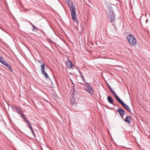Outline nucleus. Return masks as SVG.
<instances>
[{"mask_svg": "<svg viewBox=\"0 0 150 150\" xmlns=\"http://www.w3.org/2000/svg\"><path fill=\"white\" fill-rule=\"evenodd\" d=\"M69 7L71 11L72 19L74 21L77 22V19L75 17L76 14V8L75 5L74 4Z\"/></svg>", "mask_w": 150, "mask_h": 150, "instance_id": "nucleus-1", "label": "nucleus"}, {"mask_svg": "<svg viewBox=\"0 0 150 150\" xmlns=\"http://www.w3.org/2000/svg\"><path fill=\"white\" fill-rule=\"evenodd\" d=\"M85 86L84 87V89L90 94L93 95L94 94V90L92 86L88 82L84 83Z\"/></svg>", "mask_w": 150, "mask_h": 150, "instance_id": "nucleus-2", "label": "nucleus"}, {"mask_svg": "<svg viewBox=\"0 0 150 150\" xmlns=\"http://www.w3.org/2000/svg\"><path fill=\"white\" fill-rule=\"evenodd\" d=\"M127 39L130 45L132 46H134L136 44V39L134 38V36L132 34H129L127 37Z\"/></svg>", "mask_w": 150, "mask_h": 150, "instance_id": "nucleus-3", "label": "nucleus"}, {"mask_svg": "<svg viewBox=\"0 0 150 150\" xmlns=\"http://www.w3.org/2000/svg\"><path fill=\"white\" fill-rule=\"evenodd\" d=\"M108 18L111 23L114 22L115 18V16L114 11L112 8H110L109 10Z\"/></svg>", "mask_w": 150, "mask_h": 150, "instance_id": "nucleus-4", "label": "nucleus"}, {"mask_svg": "<svg viewBox=\"0 0 150 150\" xmlns=\"http://www.w3.org/2000/svg\"><path fill=\"white\" fill-rule=\"evenodd\" d=\"M121 105L126 109L129 112H131V110L129 107L122 100H121L118 102Z\"/></svg>", "mask_w": 150, "mask_h": 150, "instance_id": "nucleus-5", "label": "nucleus"}, {"mask_svg": "<svg viewBox=\"0 0 150 150\" xmlns=\"http://www.w3.org/2000/svg\"><path fill=\"white\" fill-rule=\"evenodd\" d=\"M116 111L119 113L121 117L123 118V116L125 114V111L121 108H118Z\"/></svg>", "mask_w": 150, "mask_h": 150, "instance_id": "nucleus-6", "label": "nucleus"}, {"mask_svg": "<svg viewBox=\"0 0 150 150\" xmlns=\"http://www.w3.org/2000/svg\"><path fill=\"white\" fill-rule=\"evenodd\" d=\"M66 65L67 67L70 69L72 68L74 66V65L72 64L71 61L68 59H67V61Z\"/></svg>", "mask_w": 150, "mask_h": 150, "instance_id": "nucleus-7", "label": "nucleus"}, {"mask_svg": "<svg viewBox=\"0 0 150 150\" xmlns=\"http://www.w3.org/2000/svg\"><path fill=\"white\" fill-rule=\"evenodd\" d=\"M79 72L80 75V76L81 77V79L83 83H81L80 82H79L80 84H81V85H84V83H86L87 82L86 81V79L85 78H84L83 76V75L82 73H81V71H79Z\"/></svg>", "mask_w": 150, "mask_h": 150, "instance_id": "nucleus-8", "label": "nucleus"}, {"mask_svg": "<svg viewBox=\"0 0 150 150\" xmlns=\"http://www.w3.org/2000/svg\"><path fill=\"white\" fill-rule=\"evenodd\" d=\"M122 119L124 121L128 123V124H130L131 122L132 118L129 116H127L125 119H124L123 117Z\"/></svg>", "mask_w": 150, "mask_h": 150, "instance_id": "nucleus-9", "label": "nucleus"}, {"mask_svg": "<svg viewBox=\"0 0 150 150\" xmlns=\"http://www.w3.org/2000/svg\"><path fill=\"white\" fill-rule=\"evenodd\" d=\"M111 93H112L113 95L114 96L115 99L118 101V102L121 100L116 95L115 93L113 90L112 91Z\"/></svg>", "mask_w": 150, "mask_h": 150, "instance_id": "nucleus-10", "label": "nucleus"}, {"mask_svg": "<svg viewBox=\"0 0 150 150\" xmlns=\"http://www.w3.org/2000/svg\"><path fill=\"white\" fill-rule=\"evenodd\" d=\"M111 93H112L113 95L114 96L115 99L118 101V102L121 100L116 95L115 93L113 90L112 91Z\"/></svg>", "mask_w": 150, "mask_h": 150, "instance_id": "nucleus-11", "label": "nucleus"}, {"mask_svg": "<svg viewBox=\"0 0 150 150\" xmlns=\"http://www.w3.org/2000/svg\"><path fill=\"white\" fill-rule=\"evenodd\" d=\"M41 73L42 75H44L46 79H47L49 78V77L48 74L46 73V72H45V71L41 72Z\"/></svg>", "mask_w": 150, "mask_h": 150, "instance_id": "nucleus-12", "label": "nucleus"}, {"mask_svg": "<svg viewBox=\"0 0 150 150\" xmlns=\"http://www.w3.org/2000/svg\"><path fill=\"white\" fill-rule=\"evenodd\" d=\"M107 100L109 103L111 104H113V100L110 96H108L107 97Z\"/></svg>", "mask_w": 150, "mask_h": 150, "instance_id": "nucleus-13", "label": "nucleus"}, {"mask_svg": "<svg viewBox=\"0 0 150 150\" xmlns=\"http://www.w3.org/2000/svg\"><path fill=\"white\" fill-rule=\"evenodd\" d=\"M46 65L45 63L43 62L42 61V64L41 65V68L40 69L41 72L45 71V65Z\"/></svg>", "mask_w": 150, "mask_h": 150, "instance_id": "nucleus-14", "label": "nucleus"}, {"mask_svg": "<svg viewBox=\"0 0 150 150\" xmlns=\"http://www.w3.org/2000/svg\"><path fill=\"white\" fill-rule=\"evenodd\" d=\"M27 125H28V127H29V128L30 129L33 135L35 137V134L33 130V128L31 126V125L29 123V124H28Z\"/></svg>", "mask_w": 150, "mask_h": 150, "instance_id": "nucleus-15", "label": "nucleus"}, {"mask_svg": "<svg viewBox=\"0 0 150 150\" xmlns=\"http://www.w3.org/2000/svg\"><path fill=\"white\" fill-rule=\"evenodd\" d=\"M66 2L68 6H70L71 5L74 4L72 0H67Z\"/></svg>", "mask_w": 150, "mask_h": 150, "instance_id": "nucleus-16", "label": "nucleus"}, {"mask_svg": "<svg viewBox=\"0 0 150 150\" xmlns=\"http://www.w3.org/2000/svg\"><path fill=\"white\" fill-rule=\"evenodd\" d=\"M33 27V28L32 29V30L33 31H34V30H39L40 31H41L43 33H44V32L42 30L40 29H39L38 28H37L34 25H33L32 26Z\"/></svg>", "mask_w": 150, "mask_h": 150, "instance_id": "nucleus-17", "label": "nucleus"}, {"mask_svg": "<svg viewBox=\"0 0 150 150\" xmlns=\"http://www.w3.org/2000/svg\"><path fill=\"white\" fill-rule=\"evenodd\" d=\"M17 112L20 115H21V116L22 115L24 114L22 110L19 109H18V110L17 111Z\"/></svg>", "mask_w": 150, "mask_h": 150, "instance_id": "nucleus-18", "label": "nucleus"}, {"mask_svg": "<svg viewBox=\"0 0 150 150\" xmlns=\"http://www.w3.org/2000/svg\"><path fill=\"white\" fill-rule=\"evenodd\" d=\"M11 107L12 108V109H15L16 111L18 110V107H17L16 106L14 105H10Z\"/></svg>", "mask_w": 150, "mask_h": 150, "instance_id": "nucleus-19", "label": "nucleus"}, {"mask_svg": "<svg viewBox=\"0 0 150 150\" xmlns=\"http://www.w3.org/2000/svg\"><path fill=\"white\" fill-rule=\"evenodd\" d=\"M75 88H74V90L73 91V98H71V102L72 103H74V99H75V98H74V93H75Z\"/></svg>", "mask_w": 150, "mask_h": 150, "instance_id": "nucleus-20", "label": "nucleus"}, {"mask_svg": "<svg viewBox=\"0 0 150 150\" xmlns=\"http://www.w3.org/2000/svg\"><path fill=\"white\" fill-rule=\"evenodd\" d=\"M2 64L5 65L7 68H8L10 66V65L9 64H8L5 61L4 62H3Z\"/></svg>", "mask_w": 150, "mask_h": 150, "instance_id": "nucleus-21", "label": "nucleus"}, {"mask_svg": "<svg viewBox=\"0 0 150 150\" xmlns=\"http://www.w3.org/2000/svg\"><path fill=\"white\" fill-rule=\"evenodd\" d=\"M23 120L24 121L27 123V125L28 124L30 123V121L28 120L27 118L26 117Z\"/></svg>", "mask_w": 150, "mask_h": 150, "instance_id": "nucleus-22", "label": "nucleus"}, {"mask_svg": "<svg viewBox=\"0 0 150 150\" xmlns=\"http://www.w3.org/2000/svg\"><path fill=\"white\" fill-rule=\"evenodd\" d=\"M137 44L139 46L137 47V49L138 50H139L141 48L142 46L141 45H140V44L139 43H138Z\"/></svg>", "mask_w": 150, "mask_h": 150, "instance_id": "nucleus-23", "label": "nucleus"}, {"mask_svg": "<svg viewBox=\"0 0 150 150\" xmlns=\"http://www.w3.org/2000/svg\"><path fill=\"white\" fill-rule=\"evenodd\" d=\"M8 68L9 69L11 72H12L13 71V69L12 68H11V67L10 65Z\"/></svg>", "mask_w": 150, "mask_h": 150, "instance_id": "nucleus-24", "label": "nucleus"}, {"mask_svg": "<svg viewBox=\"0 0 150 150\" xmlns=\"http://www.w3.org/2000/svg\"><path fill=\"white\" fill-rule=\"evenodd\" d=\"M47 40H48V41L51 43H53V42L51 40V39L49 38H47Z\"/></svg>", "mask_w": 150, "mask_h": 150, "instance_id": "nucleus-25", "label": "nucleus"}, {"mask_svg": "<svg viewBox=\"0 0 150 150\" xmlns=\"http://www.w3.org/2000/svg\"><path fill=\"white\" fill-rule=\"evenodd\" d=\"M21 117L23 119H25V118H26L25 115L24 114L22 115Z\"/></svg>", "mask_w": 150, "mask_h": 150, "instance_id": "nucleus-26", "label": "nucleus"}, {"mask_svg": "<svg viewBox=\"0 0 150 150\" xmlns=\"http://www.w3.org/2000/svg\"><path fill=\"white\" fill-rule=\"evenodd\" d=\"M110 91L111 92L113 90H112V88L111 87L110 88H109V89Z\"/></svg>", "mask_w": 150, "mask_h": 150, "instance_id": "nucleus-27", "label": "nucleus"}, {"mask_svg": "<svg viewBox=\"0 0 150 150\" xmlns=\"http://www.w3.org/2000/svg\"><path fill=\"white\" fill-rule=\"evenodd\" d=\"M107 86H108L109 89L111 88V87L110 86V85L108 83H107Z\"/></svg>", "mask_w": 150, "mask_h": 150, "instance_id": "nucleus-28", "label": "nucleus"}, {"mask_svg": "<svg viewBox=\"0 0 150 150\" xmlns=\"http://www.w3.org/2000/svg\"><path fill=\"white\" fill-rule=\"evenodd\" d=\"M38 62H39V63H40V64H41V63H42V61H41V60H38Z\"/></svg>", "mask_w": 150, "mask_h": 150, "instance_id": "nucleus-29", "label": "nucleus"}, {"mask_svg": "<svg viewBox=\"0 0 150 150\" xmlns=\"http://www.w3.org/2000/svg\"><path fill=\"white\" fill-rule=\"evenodd\" d=\"M32 25V26H33V25L30 22H29Z\"/></svg>", "mask_w": 150, "mask_h": 150, "instance_id": "nucleus-30", "label": "nucleus"}, {"mask_svg": "<svg viewBox=\"0 0 150 150\" xmlns=\"http://www.w3.org/2000/svg\"><path fill=\"white\" fill-rule=\"evenodd\" d=\"M47 67H48V66H47V65H46V68H47Z\"/></svg>", "mask_w": 150, "mask_h": 150, "instance_id": "nucleus-31", "label": "nucleus"}]
</instances>
